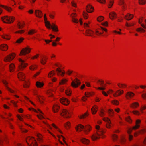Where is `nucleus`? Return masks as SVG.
I'll return each mask as SVG.
<instances>
[{
  "mask_svg": "<svg viewBox=\"0 0 146 146\" xmlns=\"http://www.w3.org/2000/svg\"><path fill=\"white\" fill-rule=\"evenodd\" d=\"M95 128L96 129V132L91 136V138L92 141H96L100 138L104 139L106 137L105 134L106 131L105 129L102 128H100L98 125L95 126Z\"/></svg>",
  "mask_w": 146,
  "mask_h": 146,
  "instance_id": "nucleus-1",
  "label": "nucleus"
},
{
  "mask_svg": "<svg viewBox=\"0 0 146 146\" xmlns=\"http://www.w3.org/2000/svg\"><path fill=\"white\" fill-rule=\"evenodd\" d=\"M26 142L29 146H38L37 142L35 138L28 136L25 139Z\"/></svg>",
  "mask_w": 146,
  "mask_h": 146,
  "instance_id": "nucleus-2",
  "label": "nucleus"
},
{
  "mask_svg": "<svg viewBox=\"0 0 146 146\" xmlns=\"http://www.w3.org/2000/svg\"><path fill=\"white\" fill-rule=\"evenodd\" d=\"M72 112L66 109H63L60 112V115L64 118H69L71 117Z\"/></svg>",
  "mask_w": 146,
  "mask_h": 146,
  "instance_id": "nucleus-3",
  "label": "nucleus"
},
{
  "mask_svg": "<svg viewBox=\"0 0 146 146\" xmlns=\"http://www.w3.org/2000/svg\"><path fill=\"white\" fill-rule=\"evenodd\" d=\"M2 21L4 23L11 24L14 22L15 18L13 16H5L1 17Z\"/></svg>",
  "mask_w": 146,
  "mask_h": 146,
  "instance_id": "nucleus-4",
  "label": "nucleus"
},
{
  "mask_svg": "<svg viewBox=\"0 0 146 146\" xmlns=\"http://www.w3.org/2000/svg\"><path fill=\"white\" fill-rule=\"evenodd\" d=\"M19 61L20 63L18 66V70L22 71L28 66V64L27 63H25V61L21 58H19Z\"/></svg>",
  "mask_w": 146,
  "mask_h": 146,
  "instance_id": "nucleus-5",
  "label": "nucleus"
},
{
  "mask_svg": "<svg viewBox=\"0 0 146 146\" xmlns=\"http://www.w3.org/2000/svg\"><path fill=\"white\" fill-rule=\"evenodd\" d=\"M107 32L108 30L102 26H100L95 30V34L97 36H100L103 33L104 31Z\"/></svg>",
  "mask_w": 146,
  "mask_h": 146,
  "instance_id": "nucleus-6",
  "label": "nucleus"
},
{
  "mask_svg": "<svg viewBox=\"0 0 146 146\" xmlns=\"http://www.w3.org/2000/svg\"><path fill=\"white\" fill-rule=\"evenodd\" d=\"M31 49L29 46H27L25 47L21 50L19 55H26L29 53L31 51Z\"/></svg>",
  "mask_w": 146,
  "mask_h": 146,
  "instance_id": "nucleus-7",
  "label": "nucleus"
},
{
  "mask_svg": "<svg viewBox=\"0 0 146 146\" xmlns=\"http://www.w3.org/2000/svg\"><path fill=\"white\" fill-rule=\"evenodd\" d=\"M15 56V54L14 53H11L5 57L4 61L5 62H8L13 60Z\"/></svg>",
  "mask_w": 146,
  "mask_h": 146,
  "instance_id": "nucleus-8",
  "label": "nucleus"
},
{
  "mask_svg": "<svg viewBox=\"0 0 146 146\" xmlns=\"http://www.w3.org/2000/svg\"><path fill=\"white\" fill-rule=\"evenodd\" d=\"M2 82L5 86L7 90L11 93H15V92L13 90L10 88L8 86L9 83L7 80L3 79Z\"/></svg>",
  "mask_w": 146,
  "mask_h": 146,
  "instance_id": "nucleus-9",
  "label": "nucleus"
},
{
  "mask_svg": "<svg viewBox=\"0 0 146 146\" xmlns=\"http://www.w3.org/2000/svg\"><path fill=\"white\" fill-rule=\"evenodd\" d=\"M81 84L80 81L78 79L76 78L71 83V86L74 88L78 87Z\"/></svg>",
  "mask_w": 146,
  "mask_h": 146,
  "instance_id": "nucleus-10",
  "label": "nucleus"
},
{
  "mask_svg": "<svg viewBox=\"0 0 146 146\" xmlns=\"http://www.w3.org/2000/svg\"><path fill=\"white\" fill-rule=\"evenodd\" d=\"M135 96L134 93L131 91L128 92L126 94L125 97L127 100H130L134 98Z\"/></svg>",
  "mask_w": 146,
  "mask_h": 146,
  "instance_id": "nucleus-11",
  "label": "nucleus"
},
{
  "mask_svg": "<svg viewBox=\"0 0 146 146\" xmlns=\"http://www.w3.org/2000/svg\"><path fill=\"white\" fill-rule=\"evenodd\" d=\"M60 109L59 104L58 103H55L53 105L52 110L54 113L58 112Z\"/></svg>",
  "mask_w": 146,
  "mask_h": 146,
  "instance_id": "nucleus-12",
  "label": "nucleus"
},
{
  "mask_svg": "<svg viewBox=\"0 0 146 146\" xmlns=\"http://www.w3.org/2000/svg\"><path fill=\"white\" fill-rule=\"evenodd\" d=\"M52 126L54 128L55 130L53 131V132L56 134H57V132H59L60 134H62L63 133L61 129L54 123L52 124Z\"/></svg>",
  "mask_w": 146,
  "mask_h": 146,
  "instance_id": "nucleus-13",
  "label": "nucleus"
},
{
  "mask_svg": "<svg viewBox=\"0 0 146 146\" xmlns=\"http://www.w3.org/2000/svg\"><path fill=\"white\" fill-rule=\"evenodd\" d=\"M85 35L93 37H94V32L92 30L90 29H88L86 31Z\"/></svg>",
  "mask_w": 146,
  "mask_h": 146,
  "instance_id": "nucleus-14",
  "label": "nucleus"
},
{
  "mask_svg": "<svg viewBox=\"0 0 146 146\" xmlns=\"http://www.w3.org/2000/svg\"><path fill=\"white\" fill-rule=\"evenodd\" d=\"M56 71L58 76H60L61 77L64 76L65 73V71L64 70H62L61 68H57Z\"/></svg>",
  "mask_w": 146,
  "mask_h": 146,
  "instance_id": "nucleus-15",
  "label": "nucleus"
},
{
  "mask_svg": "<svg viewBox=\"0 0 146 146\" xmlns=\"http://www.w3.org/2000/svg\"><path fill=\"white\" fill-rule=\"evenodd\" d=\"M124 92V91L122 89H119L114 93L113 96V97H116L122 95Z\"/></svg>",
  "mask_w": 146,
  "mask_h": 146,
  "instance_id": "nucleus-16",
  "label": "nucleus"
},
{
  "mask_svg": "<svg viewBox=\"0 0 146 146\" xmlns=\"http://www.w3.org/2000/svg\"><path fill=\"white\" fill-rule=\"evenodd\" d=\"M92 129V127L90 125H86L85 127V129L84 130V133L87 135L89 133Z\"/></svg>",
  "mask_w": 146,
  "mask_h": 146,
  "instance_id": "nucleus-17",
  "label": "nucleus"
},
{
  "mask_svg": "<svg viewBox=\"0 0 146 146\" xmlns=\"http://www.w3.org/2000/svg\"><path fill=\"white\" fill-rule=\"evenodd\" d=\"M3 142L6 144L9 143V139L7 136L5 135L2 139H0V145H2Z\"/></svg>",
  "mask_w": 146,
  "mask_h": 146,
  "instance_id": "nucleus-18",
  "label": "nucleus"
},
{
  "mask_svg": "<svg viewBox=\"0 0 146 146\" xmlns=\"http://www.w3.org/2000/svg\"><path fill=\"white\" fill-rule=\"evenodd\" d=\"M18 79L20 80H23L25 78V74L22 72H19L17 74Z\"/></svg>",
  "mask_w": 146,
  "mask_h": 146,
  "instance_id": "nucleus-19",
  "label": "nucleus"
},
{
  "mask_svg": "<svg viewBox=\"0 0 146 146\" xmlns=\"http://www.w3.org/2000/svg\"><path fill=\"white\" fill-rule=\"evenodd\" d=\"M61 103L65 105H68L70 103V101L66 98H62L60 99Z\"/></svg>",
  "mask_w": 146,
  "mask_h": 146,
  "instance_id": "nucleus-20",
  "label": "nucleus"
},
{
  "mask_svg": "<svg viewBox=\"0 0 146 146\" xmlns=\"http://www.w3.org/2000/svg\"><path fill=\"white\" fill-rule=\"evenodd\" d=\"M37 113L38 114L37 115V116L39 119L42 120L45 118L44 114L39 109L38 110V111Z\"/></svg>",
  "mask_w": 146,
  "mask_h": 146,
  "instance_id": "nucleus-21",
  "label": "nucleus"
},
{
  "mask_svg": "<svg viewBox=\"0 0 146 146\" xmlns=\"http://www.w3.org/2000/svg\"><path fill=\"white\" fill-rule=\"evenodd\" d=\"M8 48V46L6 44H3L0 45V49L2 51H6Z\"/></svg>",
  "mask_w": 146,
  "mask_h": 146,
  "instance_id": "nucleus-22",
  "label": "nucleus"
},
{
  "mask_svg": "<svg viewBox=\"0 0 146 146\" xmlns=\"http://www.w3.org/2000/svg\"><path fill=\"white\" fill-rule=\"evenodd\" d=\"M94 10V8L90 4H88L86 7V10L89 13H91L93 12Z\"/></svg>",
  "mask_w": 146,
  "mask_h": 146,
  "instance_id": "nucleus-23",
  "label": "nucleus"
},
{
  "mask_svg": "<svg viewBox=\"0 0 146 146\" xmlns=\"http://www.w3.org/2000/svg\"><path fill=\"white\" fill-rule=\"evenodd\" d=\"M141 121L140 120H137L136 121L135 125L133 126L132 128V129L134 130H136L139 128L140 126V123Z\"/></svg>",
  "mask_w": 146,
  "mask_h": 146,
  "instance_id": "nucleus-24",
  "label": "nucleus"
},
{
  "mask_svg": "<svg viewBox=\"0 0 146 146\" xmlns=\"http://www.w3.org/2000/svg\"><path fill=\"white\" fill-rule=\"evenodd\" d=\"M9 71L10 72H14L15 69V64L13 63H11L9 65Z\"/></svg>",
  "mask_w": 146,
  "mask_h": 146,
  "instance_id": "nucleus-25",
  "label": "nucleus"
},
{
  "mask_svg": "<svg viewBox=\"0 0 146 146\" xmlns=\"http://www.w3.org/2000/svg\"><path fill=\"white\" fill-rule=\"evenodd\" d=\"M98 109V107L96 105H94L91 109L92 113V114L94 115L97 113Z\"/></svg>",
  "mask_w": 146,
  "mask_h": 146,
  "instance_id": "nucleus-26",
  "label": "nucleus"
},
{
  "mask_svg": "<svg viewBox=\"0 0 146 146\" xmlns=\"http://www.w3.org/2000/svg\"><path fill=\"white\" fill-rule=\"evenodd\" d=\"M84 128L83 125L81 124H79L75 127V129L77 132H80L82 131Z\"/></svg>",
  "mask_w": 146,
  "mask_h": 146,
  "instance_id": "nucleus-27",
  "label": "nucleus"
},
{
  "mask_svg": "<svg viewBox=\"0 0 146 146\" xmlns=\"http://www.w3.org/2000/svg\"><path fill=\"white\" fill-rule=\"evenodd\" d=\"M38 66L36 64H33L31 65L29 67V69L31 71H35L37 69Z\"/></svg>",
  "mask_w": 146,
  "mask_h": 146,
  "instance_id": "nucleus-28",
  "label": "nucleus"
},
{
  "mask_svg": "<svg viewBox=\"0 0 146 146\" xmlns=\"http://www.w3.org/2000/svg\"><path fill=\"white\" fill-rule=\"evenodd\" d=\"M36 16L37 17L41 18L42 16V13L41 11L39 10H36L35 11Z\"/></svg>",
  "mask_w": 146,
  "mask_h": 146,
  "instance_id": "nucleus-29",
  "label": "nucleus"
},
{
  "mask_svg": "<svg viewBox=\"0 0 146 146\" xmlns=\"http://www.w3.org/2000/svg\"><path fill=\"white\" fill-rule=\"evenodd\" d=\"M117 85L119 88L122 89L125 88L127 87V84L122 83H118L117 84Z\"/></svg>",
  "mask_w": 146,
  "mask_h": 146,
  "instance_id": "nucleus-30",
  "label": "nucleus"
},
{
  "mask_svg": "<svg viewBox=\"0 0 146 146\" xmlns=\"http://www.w3.org/2000/svg\"><path fill=\"white\" fill-rule=\"evenodd\" d=\"M133 17V14L128 13L125 16V18L127 20H130Z\"/></svg>",
  "mask_w": 146,
  "mask_h": 146,
  "instance_id": "nucleus-31",
  "label": "nucleus"
},
{
  "mask_svg": "<svg viewBox=\"0 0 146 146\" xmlns=\"http://www.w3.org/2000/svg\"><path fill=\"white\" fill-rule=\"evenodd\" d=\"M89 113L88 111L86 112L84 114L81 115L79 116V118L81 119H84L87 117L89 115Z\"/></svg>",
  "mask_w": 146,
  "mask_h": 146,
  "instance_id": "nucleus-32",
  "label": "nucleus"
},
{
  "mask_svg": "<svg viewBox=\"0 0 146 146\" xmlns=\"http://www.w3.org/2000/svg\"><path fill=\"white\" fill-rule=\"evenodd\" d=\"M25 25V23L24 21L19 22L17 24L18 27L19 29L23 28Z\"/></svg>",
  "mask_w": 146,
  "mask_h": 146,
  "instance_id": "nucleus-33",
  "label": "nucleus"
},
{
  "mask_svg": "<svg viewBox=\"0 0 146 146\" xmlns=\"http://www.w3.org/2000/svg\"><path fill=\"white\" fill-rule=\"evenodd\" d=\"M81 141L83 144L86 145H88L90 143V141L85 138H82L81 140Z\"/></svg>",
  "mask_w": 146,
  "mask_h": 146,
  "instance_id": "nucleus-34",
  "label": "nucleus"
},
{
  "mask_svg": "<svg viewBox=\"0 0 146 146\" xmlns=\"http://www.w3.org/2000/svg\"><path fill=\"white\" fill-rule=\"evenodd\" d=\"M109 17L111 20H113L116 17V14L114 12H111L109 14Z\"/></svg>",
  "mask_w": 146,
  "mask_h": 146,
  "instance_id": "nucleus-35",
  "label": "nucleus"
},
{
  "mask_svg": "<svg viewBox=\"0 0 146 146\" xmlns=\"http://www.w3.org/2000/svg\"><path fill=\"white\" fill-rule=\"evenodd\" d=\"M68 80L66 78H63L61 79L60 80L59 84L60 85H64L66 84Z\"/></svg>",
  "mask_w": 146,
  "mask_h": 146,
  "instance_id": "nucleus-36",
  "label": "nucleus"
},
{
  "mask_svg": "<svg viewBox=\"0 0 146 146\" xmlns=\"http://www.w3.org/2000/svg\"><path fill=\"white\" fill-rule=\"evenodd\" d=\"M44 85V84L43 82L37 81L36 82V86L38 88H42Z\"/></svg>",
  "mask_w": 146,
  "mask_h": 146,
  "instance_id": "nucleus-37",
  "label": "nucleus"
},
{
  "mask_svg": "<svg viewBox=\"0 0 146 146\" xmlns=\"http://www.w3.org/2000/svg\"><path fill=\"white\" fill-rule=\"evenodd\" d=\"M51 27L52 30L55 32H58L59 31L58 26L54 23L52 24Z\"/></svg>",
  "mask_w": 146,
  "mask_h": 146,
  "instance_id": "nucleus-38",
  "label": "nucleus"
},
{
  "mask_svg": "<svg viewBox=\"0 0 146 146\" xmlns=\"http://www.w3.org/2000/svg\"><path fill=\"white\" fill-rule=\"evenodd\" d=\"M71 123L70 121H67L64 124V127L66 130H69L71 127Z\"/></svg>",
  "mask_w": 146,
  "mask_h": 146,
  "instance_id": "nucleus-39",
  "label": "nucleus"
},
{
  "mask_svg": "<svg viewBox=\"0 0 146 146\" xmlns=\"http://www.w3.org/2000/svg\"><path fill=\"white\" fill-rule=\"evenodd\" d=\"M37 97L40 103H42L44 102V98L43 96L41 95H37Z\"/></svg>",
  "mask_w": 146,
  "mask_h": 146,
  "instance_id": "nucleus-40",
  "label": "nucleus"
},
{
  "mask_svg": "<svg viewBox=\"0 0 146 146\" xmlns=\"http://www.w3.org/2000/svg\"><path fill=\"white\" fill-rule=\"evenodd\" d=\"M85 94L86 97H89L90 96H92L94 95L95 93L93 92H86Z\"/></svg>",
  "mask_w": 146,
  "mask_h": 146,
  "instance_id": "nucleus-41",
  "label": "nucleus"
},
{
  "mask_svg": "<svg viewBox=\"0 0 146 146\" xmlns=\"http://www.w3.org/2000/svg\"><path fill=\"white\" fill-rule=\"evenodd\" d=\"M2 38L6 39L7 40H9L10 39V36L7 34H4L1 36Z\"/></svg>",
  "mask_w": 146,
  "mask_h": 146,
  "instance_id": "nucleus-42",
  "label": "nucleus"
},
{
  "mask_svg": "<svg viewBox=\"0 0 146 146\" xmlns=\"http://www.w3.org/2000/svg\"><path fill=\"white\" fill-rule=\"evenodd\" d=\"M136 31L138 32L144 33L146 32L145 30L141 27H139L136 29Z\"/></svg>",
  "mask_w": 146,
  "mask_h": 146,
  "instance_id": "nucleus-43",
  "label": "nucleus"
},
{
  "mask_svg": "<svg viewBox=\"0 0 146 146\" xmlns=\"http://www.w3.org/2000/svg\"><path fill=\"white\" fill-rule=\"evenodd\" d=\"M37 31L35 29H31L28 32V34L29 35H32L35 33Z\"/></svg>",
  "mask_w": 146,
  "mask_h": 146,
  "instance_id": "nucleus-44",
  "label": "nucleus"
},
{
  "mask_svg": "<svg viewBox=\"0 0 146 146\" xmlns=\"http://www.w3.org/2000/svg\"><path fill=\"white\" fill-rule=\"evenodd\" d=\"M45 25V27L48 29H50L51 25L50 22L48 21H47L44 22Z\"/></svg>",
  "mask_w": 146,
  "mask_h": 146,
  "instance_id": "nucleus-45",
  "label": "nucleus"
},
{
  "mask_svg": "<svg viewBox=\"0 0 146 146\" xmlns=\"http://www.w3.org/2000/svg\"><path fill=\"white\" fill-rule=\"evenodd\" d=\"M35 135L37 137L38 140V141H42V137L41 134L36 133H35Z\"/></svg>",
  "mask_w": 146,
  "mask_h": 146,
  "instance_id": "nucleus-46",
  "label": "nucleus"
},
{
  "mask_svg": "<svg viewBox=\"0 0 146 146\" xmlns=\"http://www.w3.org/2000/svg\"><path fill=\"white\" fill-rule=\"evenodd\" d=\"M139 106V104L137 102H134L130 105V107L132 108H136Z\"/></svg>",
  "mask_w": 146,
  "mask_h": 146,
  "instance_id": "nucleus-47",
  "label": "nucleus"
},
{
  "mask_svg": "<svg viewBox=\"0 0 146 146\" xmlns=\"http://www.w3.org/2000/svg\"><path fill=\"white\" fill-rule=\"evenodd\" d=\"M46 94L48 96L52 97L53 96V90L51 89L48 90L46 92Z\"/></svg>",
  "mask_w": 146,
  "mask_h": 146,
  "instance_id": "nucleus-48",
  "label": "nucleus"
},
{
  "mask_svg": "<svg viewBox=\"0 0 146 146\" xmlns=\"http://www.w3.org/2000/svg\"><path fill=\"white\" fill-rule=\"evenodd\" d=\"M91 21H88L84 24V27L85 28H87L90 27L89 25L90 24Z\"/></svg>",
  "mask_w": 146,
  "mask_h": 146,
  "instance_id": "nucleus-49",
  "label": "nucleus"
},
{
  "mask_svg": "<svg viewBox=\"0 0 146 146\" xmlns=\"http://www.w3.org/2000/svg\"><path fill=\"white\" fill-rule=\"evenodd\" d=\"M65 93L67 96H70L72 93L71 89L70 88H68L66 90Z\"/></svg>",
  "mask_w": 146,
  "mask_h": 146,
  "instance_id": "nucleus-50",
  "label": "nucleus"
},
{
  "mask_svg": "<svg viewBox=\"0 0 146 146\" xmlns=\"http://www.w3.org/2000/svg\"><path fill=\"white\" fill-rule=\"evenodd\" d=\"M47 58L45 56H43L41 60V63L42 64H46Z\"/></svg>",
  "mask_w": 146,
  "mask_h": 146,
  "instance_id": "nucleus-51",
  "label": "nucleus"
},
{
  "mask_svg": "<svg viewBox=\"0 0 146 146\" xmlns=\"http://www.w3.org/2000/svg\"><path fill=\"white\" fill-rule=\"evenodd\" d=\"M55 72L54 70H52L50 72L48 75V77L49 78H51L55 75Z\"/></svg>",
  "mask_w": 146,
  "mask_h": 146,
  "instance_id": "nucleus-52",
  "label": "nucleus"
},
{
  "mask_svg": "<svg viewBox=\"0 0 146 146\" xmlns=\"http://www.w3.org/2000/svg\"><path fill=\"white\" fill-rule=\"evenodd\" d=\"M135 24V23L134 22L130 23L126 22L125 25L127 27H131L134 26Z\"/></svg>",
  "mask_w": 146,
  "mask_h": 146,
  "instance_id": "nucleus-53",
  "label": "nucleus"
},
{
  "mask_svg": "<svg viewBox=\"0 0 146 146\" xmlns=\"http://www.w3.org/2000/svg\"><path fill=\"white\" fill-rule=\"evenodd\" d=\"M111 103L113 105L118 106L119 104V101L117 100L114 99L113 100L111 101Z\"/></svg>",
  "mask_w": 146,
  "mask_h": 146,
  "instance_id": "nucleus-54",
  "label": "nucleus"
},
{
  "mask_svg": "<svg viewBox=\"0 0 146 146\" xmlns=\"http://www.w3.org/2000/svg\"><path fill=\"white\" fill-rule=\"evenodd\" d=\"M114 0H109L108 4V7L109 8H111L113 4Z\"/></svg>",
  "mask_w": 146,
  "mask_h": 146,
  "instance_id": "nucleus-55",
  "label": "nucleus"
},
{
  "mask_svg": "<svg viewBox=\"0 0 146 146\" xmlns=\"http://www.w3.org/2000/svg\"><path fill=\"white\" fill-rule=\"evenodd\" d=\"M102 120L105 122H106V123H110L111 122L110 119V118L107 117H104L102 119Z\"/></svg>",
  "mask_w": 146,
  "mask_h": 146,
  "instance_id": "nucleus-56",
  "label": "nucleus"
},
{
  "mask_svg": "<svg viewBox=\"0 0 146 146\" xmlns=\"http://www.w3.org/2000/svg\"><path fill=\"white\" fill-rule=\"evenodd\" d=\"M99 115L102 117L105 115V111L103 109L101 110L99 113Z\"/></svg>",
  "mask_w": 146,
  "mask_h": 146,
  "instance_id": "nucleus-57",
  "label": "nucleus"
},
{
  "mask_svg": "<svg viewBox=\"0 0 146 146\" xmlns=\"http://www.w3.org/2000/svg\"><path fill=\"white\" fill-rule=\"evenodd\" d=\"M19 128L21 131L23 133H27L28 131L24 128H22V126L21 125L19 126Z\"/></svg>",
  "mask_w": 146,
  "mask_h": 146,
  "instance_id": "nucleus-58",
  "label": "nucleus"
},
{
  "mask_svg": "<svg viewBox=\"0 0 146 146\" xmlns=\"http://www.w3.org/2000/svg\"><path fill=\"white\" fill-rule=\"evenodd\" d=\"M83 16L84 19H87L88 18V14L85 12H83Z\"/></svg>",
  "mask_w": 146,
  "mask_h": 146,
  "instance_id": "nucleus-59",
  "label": "nucleus"
},
{
  "mask_svg": "<svg viewBox=\"0 0 146 146\" xmlns=\"http://www.w3.org/2000/svg\"><path fill=\"white\" fill-rule=\"evenodd\" d=\"M107 129H110L112 127V123H106L105 125Z\"/></svg>",
  "mask_w": 146,
  "mask_h": 146,
  "instance_id": "nucleus-60",
  "label": "nucleus"
},
{
  "mask_svg": "<svg viewBox=\"0 0 146 146\" xmlns=\"http://www.w3.org/2000/svg\"><path fill=\"white\" fill-rule=\"evenodd\" d=\"M4 9L9 12H11L12 10V9L11 7L6 6L5 7Z\"/></svg>",
  "mask_w": 146,
  "mask_h": 146,
  "instance_id": "nucleus-61",
  "label": "nucleus"
},
{
  "mask_svg": "<svg viewBox=\"0 0 146 146\" xmlns=\"http://www.w3.org/2000/svg\"><path fill=\"white\" fill-rule=\"evenodd\" d=\"M24 40V38L23 37H21L17 39L16 42V43H20L23 42Z\"/></svg>",
  "mask_w": 146,
  "mask_h": 146,
  "instance_id": "nucleus-62",
  "label": "nucleus"
},
{
  "mask_svg": "<svg viewBox=\"0 0 146 146\" xmlns=\"http://www.w3.org/2000/svg\"><path fill=\"white\" fill-rule=\"evenodd\" d=\"M29 86V81H25L24 82L23 86L25 88H27Z\"/></svg>",
  "mask_w": 146,
  "mask_h": 146,
  "instance_id": "nucleus-63",
  "label": "nucleus"
},
{
  "mask_svg": "<svg viewBox=\"0 0 146 146\" xmlns=\"http://www.w3.org/2000/svg\"><path fill=\"white\" fill-rule=\"evenodd\" d=\"M112 139L114 141H117L118 138V136L116 134H113L112 136Z\"/></svg>",
  "mask_w": 146,
  "mask_h": 146,
  "instance_id": "nucleus-64",
  "label": "nucleus"
}]
</instances>
